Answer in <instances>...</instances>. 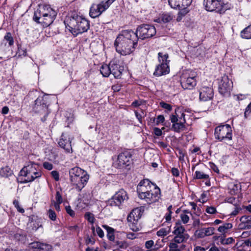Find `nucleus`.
<instances>
[{
	"instance_id": "1",
	"label": "nucleus",
	"mask_w": 251,
	"mask_h": 251,
	"mask_svg": "<svg viewBox=\"0 0 251 251\" xmlns=\"http://www.w3.org/2000/svg\"><path fill=\"white\" fill-rule=\"evenodd\" d=\"M138 38L132 30H124L117 37L114 46L116 51L123 55L132 52L138 46Z\"/></svg>"
},
{
	"instance_id": "2",
	"label": "nucleus",
	"mask_w": 251,
	"mask_h": 251,
	"mask_svg": "<svg viewBox=\"0 0 251 251\" xmlns=\"http://www.w3.org/2000/svg\"><path fill=\"white\" fill-rule=\"evenodd\" d=\"M64 24L66 28L75 36L87 31L90 28L89 21L77 14L66 18Z\"/></svg>"
},
{
	"instance_id": "3",
	"label": "nucleus",
	"mask_w": 251,
	"mask_h": 251,
	"mask_svg": "<svg viewBox=\"0 0 251 251\" xmlns=\"http://www.w3.org/2000/svg\"><path fill=\"white\" fill-rule=\"evenodd\" d=\"M57 12L50 6L43 5L39 6L34 12L33 20L40 24L43 27H46L50 25L55 20Z\"/></svg>"
},
{
	"instance_id": "4",
	"label": "nucleus",
	"mask_w": 251,
	"mask_h": 251,
	"mask_svg": "<svg viewBox=\"0 0 251 251\" xmlns=\"http://www.w3.org/2000/svg\"><path fill=\"white\" fill-rule=\"evenodd\" d=\"M70 180L71 184L80 192L86 185L89 176L84 170L78 167H75L69 170Z\"/></svg>"
},
{
	"instance_id": "5",
	"label": "nucleus",
	"mask_w": 251,
	"mask_h": 251,
	"mask_svg": "<svg viewBox=\"0 0 251 251\" xmlns=\"http://www.w3.org/2000/svg\"><path fill=\"white\" fill-rule=\"evenodd\" d=\"M19 174L26 178L21 183H26L32 182L35 179L41 177L42 172L38 164L30 161L22 168Z\"/></svg>"
},
{
	"instance_id": "6",
	"label": "nucleus",
	"mask_w": 251,
	"mask_h": 251,
	"mask_svg": "<svg viewBox=\"0 0 251 251\" xmlns=\"http://www.w3.org/2000/svg\"><path fill=\"white\" fill-rule=\"evenodd\" d=\"M48 100L46 95L39 96L34 101V104L32 106V110L35 113L43 115L41 117V121L45 122L47 120L50 111L48 109Z\"/></svg>"
},
{
	"instance_id": "7",
	"label": "nucleus",
	"mask_w": 251,
	"mask_h": 251,
	"mask_svg": "<svg viewBox=\"0 0 251 251\" xmlns=\"http://www.w3.org/2000/svg\"><path fill=\"white\" fill-rule=\"evenodd\" d=\"M132 154L128 150H125L120 153L113 163L114 168L124 170L129 169L132 163Z\"/></svg>"
},
{
	"instance_id": "8",
	"label": "nucleus",
	"mask_w": 251,
	"mask_h": 251,
	"mask_svg": "<svg viewBox=\"0 0 251 251\" xmlns=\"http://www.w3.org/2000/svg\"><path fill=\"white\" fill-rule=\"evenodd\" d=\"M197 73L196 72L187 70L184 71L180 76V81L181 87L184 90H192L197 85Z\"/></svg>"
},
{
	"instance_id": "9",
	"label": "nucleus",
	"mask_w": 251,
	"mask_h": 251,
	"mask_svg": "<svg viewBox=\"0 0 251 251\" xmlns=\"http://www.w3.org/2000/svg\"><path fill=\"white\" fill-rule=\"evenodd\" d=\"M203 5L206 11L219 14H223L229 9L228 4L222 0H203Z\"/></svg>"
},
{
	"instance_id": "10",
	"label": "nucleus",
	"mask_w": 251,
	"mask_h": 251,
	"mask_svg": "<svg viewBox=\"0 0 251 251\" xmlns=\"http://www.w3.org/2000/svg\"><path fill=\"white\" fill-rule=\"evenodd\" d=\"M169 57L167 53L163 54L162 52L158 53V58L159 64L156 66L153 75L159 77L166 75L169 73L170 68L169 63L170 60H168Z\"/></svg>"
},
{
	"instance_id": "11",
	"label": "nucleus",
	"mask_w": 251,
	"mask_h": 251,
	"mask_svg": "<svg viewBox=\"0 0 251 251\" xmlns=\"http://www.w3.org/2000/svg\"><path fill=\"white\" fill-rule=\"evenodd\" d=\"M156 33V28L151 25L142 24L139 25L134 33L139 39L144 40L154 36Z\"/></svg>"
},
{
	"instance_id": "12",
	"label": "nucleus",
	"mask_w": 251,
	"mask_h": 251,
	"mask_svg": "<svg viewBox=\"0 0 251 251\" xmlns=\"http://www.w3.org/2000/svg\"><path fill=\"white\" fill-rule=\"evenodd\" d=\"M232 131L231 127L229 125L226 124L218 126L215 129V138L220 142L231 140Z\"/></svg>"
},
{
	"instance_id": "13",
	"label": "nucleus",
	"mask_w": 251,
	"mask_h": 251,
	"mask_svg": "<svg viewBox=\"0 0 251 251\" xmlns=\"http://www.w3.org/2000/svg\"><path fill=\"white\" fill-rule=\"evenodd\" d=\"M218 90L219 93L224 96L230 95L233 87V83L227 75H224L219 79Z\"/></svg>"
},
{
	"instance_id": "14",
	"label": "nucleus",
	"mask_w": 251,
	"mask_h": 251,
	"mask_svg": "<svg viewBox=\"0 0 251 251\" xmlns=\"http://www.w3.org/2000/svg\"><path fill=\"white\" fill-rule=\"evenodd\" d=\"M128 199L127 192L123 189H120L108 201V204L111 206H120Z\"/></svg>"
},
{
	"instance_id": "15",
	"label": "nucleus",
	"mask_w": 251,
	"mask_h": 251,
	"mask_svg": "<svg viewBox=\"0 0 251 251\" xmlns=\"http://www.w3.org/2000/svg\"><path fill=\"white\" fill-rule=\"evenodd\" d=\"M173 233L175 235L173 241L178 243L186 242L189 238V235L186 232L185 227L178 223H176Z\"/></svg>"
},
{
	"instance_id": "16",
	"label": "nucleus",
	"mask_w": 251,
	"mask_h": 251,
	"mask_svg": "<svg viewBox=\"0 0 251 251\" xmlns=\"http://www.w3.org/2000/svg\"><path fill=\"white\" fill-rule=\"evenodd\" d=\"M156 186L155 184L152 183L148 179L142 180L137 186V192L138 195V197L140 199L145 198L146 194L151 191L152 189L155 188Z\"/></svg>"
},
{
	"instance_id": "17",
	"label": "nucleus",
	"mask_w": 251,
	"mask_h": 251,
	"mask_svg": "<svg viewBox=\"0 0 251 251\" xmlns=\"http://www.w3.org/2000/svg\"><path fill=\"white\" fill-rule=\"evenodd\" d=\"M73 137L68 133H63L59 141L58 142L59 147L63 149L66 153H72L73 150L71 142Z\"/></svg>"
},
{
	"instance_id": "18",
	"label": "nucleus",
	"mask_w": 251,
	"mask_h": 251,
	"mask_svg": "<svg viewBox=\"0 0 251 251\" xmlns=\"http://www.w3.org/2000/svg\"><path fill=\"white\" fill-rule=\"evenodd\" d=\"M178 115L176 114V115H171L170 116V120L173 123L171 129L175 132L180 133L186 128L185 125L186 120L179 121L178 120Z\"/></svg>"
},
{
	"instance_id": "19",
	"label": "nucleus",
	"mask_w": 251,
	"mask_h": 251,
	"mask_svg": "<svg viewBox=\"0 0 251 251\" xmlns=\"http://www.w3.org/2000/svg\"><path fill=\"white\" fill-rule=\"evenodd\" d=\"M192 0H168L169 5L173 9L178 10H189Z\"/></svg>"
},
{
	"instance_id": "20",
	"label": "nucleus",
	"mask_w": 251,
	"mask_h": 251,
	"mask_svg": "<svg viewBox=\"0 0 251 251\" xmlns=\"http://www.w3.org/2000/svg\"><path fill=\"white\" fill-rule=\"evenodd\" d=\"M107 9V6L104 3V0L99 4L93 3L90 8V16L92 18H97Z\"/></svg>"
},
{
	"instance_id": "21",
	"label": "nucleus",
	"mask_w": 251,
	"mask_h": 251,
	"mask_svg": "<svg viewBox=\"0 0 251 251\" xmlns=\"http://www.w3.org/2000/svg\"><path fill=\"white\" fill-rule=\"evenodd\" d=\"M145 198L141 200L151 204L157 201L160 198V190L158 186L152 189L151 191L145 194Z\"/></svg>"
},
{
	"instance_id": "22",
	"label": "nucleus",
	"mask_w": 251,
	"mask_h": 251,
	"mask_svg": "<svg viewBox=\"0 0 251 251\" xmlns=\"http://www.w3.org/2000/svg\"><path fill=\"white\" fill-rule=\"evenodd\" d=\"M214 96L213 89L211 87L203 86L199 90V98L201 101L211 100Z\"/></svg>"
},
{
	"instance_id": "23",
	"label": "nucleus",
	"mask_w": 251,
	"mask_h": 251,
	"mask_svg": "<svg viewBox=\"0 0 251 251\" xmlns=\"http://www.w3.org/2000/svg\"><path fill=\"white\" fill-rule=\"evenodd\" d=\"M110 71L111 73L114 76L115 78H120L122 72L124 70V68L122 66L118 65L116 61H111L110 62Z\"/></svg>"
},
{
	"instance_id": "24",
	"label": "nucleus",
	"mask_w": 251,
	"mask_h": 251,
	"mask_svg": "<svg viewBox=\"0 0 251 251\" xmlns=\"http://www.w3.org/2000/svg\"><path fill=\"white\" fill-rule=\"evenodd\" d=\"M215 228L213 227L201 228L196 230L195 235L199 238H203L214 234Z\"/></svg>"
},
{
	"instance_id": "25",
	"label": "nucleus",
	"mask_w": 251,
	"mask_h": 251,
	"mask_svg": "<svg viewBox=\"0 0 251 251\" xmlns=\"http://www.w3.org/2000/svg\"><path fill=\"white\" fill-rule=\"evenodd\" d=\"M238 227L240 229H251V215H244L240 218Z\"/></svg>"
},
{
	"instance_id": "26",
	"label": "nucleus",
	"mask_w": 251,
	"mask_h": 251,
	"mask_svg": "<svg viewBox=\"0 0 251 251\" xmlns=\"http://www.w3.org/2000/svg\"><path fill=\"white\" fill-rule=\"evenodd\" d=\"M144 210L142 207H138L133 209L127 217V222L138 221L142 215Z\"/></svg>"
},
{
	"instance_id": "27",
	"label": "nucleus",
	"mask_w": 251,
	"mask_h": 251,
	"mask_svg": "<svg viewBox=\"0 0 251 251\" xmlns=\"http://www.w3.org/2000/svg\"><path fill=\"white\" fill-rule=\"evenodd\" d=\"M192 215L191 212L189 210H184L180 214V217L182 222L184 224H187L189 221V216Z\"/></svg>"
},
{
	"instance_id": "28",
	"label": "nucleus",
	"mask_w": 251,
	"mask_h": 251,
	"mask_svg": "<svg viewBox=\"0 0 251 251\" xmlns=\"http://www.w3.org/2000/svg\"><path fill=\"white\" fill-rule=\"evenodd\" d=\"M233 225L231 223H225L218 227V231L222 234H225L227 233L229 229H231Z\"/></svg>"
},
{
	"instance_id": "29",
	"label": "nucleus",
	"mask_w": 251,
	"mask_h": 251,
	"mask_svg": "<svg viewBox=\"0 0 251 251\" xmlns=\"http://www.w3.org/2000/svg\"><path fill=\"white\" fill-rule=\"evenodd\" d=\"M102 227L107 231V238L111 241H114L115 240L114 229L107 225H103Z\"/></svg>"
},
{
	"instance_id": "30",
	"label": "nucleus",
	"mask_w": 251,
	"mask_h": 251,
	"mask_svg": "<svg viewBox=\"0 0 251 251\" xmlns=\"http://www.w3.org/2000/svg\"><path fill=\"white\" fill-rule=\"evenodd\" d=\"M13 174V171L7 166L0 169V176L4 177H8Z\"/></svg>"
},
{
	"instance_id": "31",
	"label": "nucleus",
	"mask_w": 251,
	"mask_h": 251,
	"mask_svg": "<svg viewBox=\"0 0 251 251\" xmlns=\"http://www.w3.org/2000/svg\"><path fill=\"white\" fill-rule=\"evenodd\" d=\"M100 72L101 75L104 77H108L111 74V72L110 71V63L109 65L103 64L100 68Z\"/></svg>"
},
{
	"instance_id": "32",
	"label": "nucleus",
	"mask_w": 251,
	"mask_h": 251,
	"mask_svg": "<svg viewBox=\"0 0 251 251\" xmlns=\"http://www.w3.org/2000/svg\"><path fill=\"white\" fill-rule=\"evenodd\" d=\"M240 35L242 38L247 39H251V25L242 30L240 33Z\"/></svg>"
},
{
	"instance_id": "33",
	"label": "nucleus",
	"mask_w": 251,
	"mask_h": 251,
	"mask_svg": "<svg viewBox=\"0 0 251 251\" xmlns=\"http://www.w3.org/2000/svg\"><path fill=\"white\" fill-rule=\"evenodd\" d=\"M193 178L195 179L209 180V176L208 175L205 174L201 171H196L193 176Z\"/></svg>"
},
{
	"instance_id": "34",
	"label": "nucleus",
	"mask_w": 251,
	"mask_h": 251,
	"mask_svg": "<svg viewBox=\"0 0 251 251\" xmlns=\"http://www.w3.org/2000/svg\"><path fill=\"white\" fill-rule=\"evenodd\" d=\"M128 225L130 229L133 231H138L141 228V226L138 224V221L132 220L131 222H128Z\"/></svg>"
},
{
	"instance_id": "35",
	"label": "nucleus",
	"mask_w": 251,
	"mask_h": 251,
	"mask_svg": "<svg viewBox=\"0 0 251 251\" xmlns=\"http://www.w3.org/2000/svg\"><path fill=\"white\" fill-rule=\"evenodd\" d=\"M3 40L8 43V47H11L14 44V39L10 32H6Z\"/></svg>"
},
{
	"instance_id": "36",
	"label": "nucleus",
	"mask_w": 251,
	"mask_h": 251,
	"mask_svg": "<svg viewBox=\"0 0 251 251\" xmlns=\"http://www.w3.org/2000/svg\"><path fill=\"white\" fill-rule=\"evenodd\" d=\"M14 239L18 241L24 242L26 240V235L22 231L16 233L14 235Z\"/></svg>"
},
{
	"instance_id": "37",
	"label": "nucleus",
	"mask_w": 251,
	"mask_h": 251,
	"mask_svg": "<svg viewBox=\"0 0 251 251\" xmlns=\"http://www.w3.org/2000/svg\"><path fill=\"white\" fill-rule=\"evenodd\" d=\"M171 230V228L169 227L167 228H161L157 231L156 235L160 237H164L168 235Z\"/></svg>"
},
{
	"instance_id": "38",
	"label": "nucleus",
	"mask_w": 251,
	"mask_h": 251,
	"mask_svg": "<svg viewBox=\"0 0 251 251\" xmlns=\"http://www.w3.org/2000/svg\"><path fill=\"white\" fill-rule=\"evenodd\" d=\"M177 244L178 243L175 242L173 239L169 244V251H181V249L179 248Z\"/></svg>"
},
{
	"instance_id": "39",
	"label": "nucleus",
	"mask_w": 251,
	"mask_h": 251,
	"mask_svg": "<svg viewBox=\"0 0 251 251\" xmlns=\"http://www.w3.org/2000/svg\"><path fill=\"white\" fill-rule=\"evenodd\" d=\"M176 114H177L178 115V120L181 121V120L183 121L184 119H185V114L184 113V112H183L181 111V109L180 108H176L175 110V113L172 114L171 115H176Z\"/></svg>"
},
{
	"instance_id": "40",
	"label": "nucleus",
	"mask_w": 251,
	"mask_h": 251,
	"mask_svg": "<svg viewBox=\"0 0 251 251\" xmlns=\"http://www.w3.org/2000/svg\"><path fill=\"white\" fill-rule=\"evenodd\" d=\"M52 247L47 243H41L39 251H52Z\"/></svg>"
},
{
	"instance_id": "41",
	"label": "nucleus",
	"mask_w": 251,
	"mask_h": 251,
	"mask_svg": "<svg viewBox=\"0 0 251 251\" xmlns=\"http://www.w3.org/2000/svg\"><path fill=\"white\" fill-rule=\"evenodd\" d=\"M189 11V10H179V12L177 14V17L176 18V21L177 22H180L182 18L185 16Z\"/></svg>"
},
{
	"instance_id": "42",
	"label": "nucleus",
	"mask_w": 251,
	"mask_h": 251,
	"mask_svg": "<svg viewBox=\"0 0 251 251\" xmlns=\"http://www.w3.org/2000/svg\"><path fill=\"white\" fill-rule=\"evenodd\" d=\"M85 218L91 224H93L95 222V219L93 214L90 212H87L85 214Z\"/></svg>"
},
{
	"instance_id": "43",
	"label": "nucleus",
	"mask_w": 251,
	"mask_h": 251,
	"mask_svg": "<svg viewBox=\"0 0 251 251\" xmlns=\"http://www.w3.org/2000/svg\"><path fill=\"white\" fill-rule=\"evenodd\" d=\"M13 204L19 212L22 213L25 212L24 209L20 206L19 201L18 200H14L13 201Z\"/></svg>"
},
{
	"instance_id": "44",
	"label": "nucleus",
	"mask_w": 251,
	"mask_h": 251,
	"mask_svg": "<svg viewBox=\"0 0 251 251\" xmlns=\"http://www.w3.org/2000/svg\"><path fill=\"white\" fill-rule=\"evenodd\" d=\"M159 104L161 107L168 111H171L172 110V106L170 104L167 103L164 101H161Z\"/></svg>"
},
{
	"instance_id": "45",
	"label": "nucleus",
	"mask_w": 251,
	"mask_h": 251,
	"mask_svg": "<svg viewBox=\"0 0 251 251\" xmlns=\"http://www.w3.org/2000/svg\"><path fill=\"white\" fill-rule=\"evenodd\" d=\"M164 127H162L161 129H160L158 127H155L153 128V132L155 136L159 137L163 134L162 130H164Z\"/></svg>"
},
{
	"instance_id": "46",
	"label": "nucleus",
	"mask_w": 251,
	"mask_h": 251,
	"mask_svg": "<svg viewBox=\"0 0 251 251\" xmlns=\"http://www.w3.org/2000/svg\"><path fill=\"white\" fill-rule=\"evenodd\" d=\"M48 215L49 218L52 221H55L56 219V214L54 211L50 209L48 211Z\"/></svg>"
},
{
	"instance_id": "47",
	"label": "nucleus",
	"mask_w": 251,
	"mask_h": 251,
	"mask_svg": "<svg viewBox=\"0 0 251 251\" xmlns=\"http://www.w3.org/2000/svg\"><path fill=\"white\" fill-rule=\"evenodd\" d=\"M17 55H18V56H25L27 55V52L26 50L25 49H22L21 48H18V50L17 52Z\"/></svg>"
},
{
	"instance_id": "48",
	"label": "nucleus",
	"mask_w": 251,
	"mask_h": 251,
	"mask_svg": "<svg viewBox=\"0 0 251 251\" xmlns=\"http://www.w3.org/2000/svg\"><path fill=\"white\" fill-rule=\"evenodd\" d=\"M172 20V17L169 14H163L162 16V20L164 23H168Z\"/></svg>"
},
{
	"instance_id": "49",
	"label": "nucleus",
	"mask_w": 251,
	"mask_h": 251,
	"mask_svg": "<svg viewBox=\"0 0 251 251\" xmlns=\"http://www.w3.org/2000/svg\"><path fill=\"white\" fill-rule=\"evenodd\" d=\"M55 202H58L59 203H61L63 202L62 195L58 191H57L56 192Z\"/></svg>"
},
{
	"instance_id": "50",
	"label": "nucleus",
	"mask_w": 251,
	"mask_h": 251,
	"mask_svg": "<svg viewBox=\"0 0 251 251\" xmlns=\"http://www.w3.org/2000/svg\"><path fill=\"white\" fill-rule=\"evenodd\" d=\"M32 227V229L34 230H37L40 227L42 226V224L39 221H36L33 222V224L32 226H31Z\"/></svg>"
},
{
	"instance_id": "51",
	"label": "nucleus",
	"mask_w": 251,
	"mask_h": 251,
	"mask_svg": "<svg viewBox=\"0 0 251 251\" xmlns=\"http://www.w3.org/2000/svg\"><path fill=\"white\" fill-rule=\"evenodd\" d=\"M41 243H42L40 242H34L30 244V247L31 248L38 249L40 250Z\"/></svg>"
},
{
	"instance_id": "52",
	"label": "nucleus",
	"mask_w": 251,
	"mask_h": 251,
	"mask_svg": "<svg viewBox=\"0 0 251 251\" xmlns=\"http://www.w3.org/2000/svg\"><path fill=\"white\" fill-rule=\"evenodd\" d=\"M116 243L120 249H126L127 247V244L126 242L117 241Z\"/></svg>"
},
{
	"instance_id": "53",
	"label": "nucleus",
	"mask_w": 251,
	"mask_h": 251,
	"mask_svg": "<svg viewBox=\"0 0 251 251\" xmlns=\"http://www.w3.org/2000/svg\"><path fill=\"white\" fill-rule=\"evenodd\" d=\"M85 243L86 245L91 244L93 245L95 243V240L93 237L88 235L85 239Z\"/></svg>"
},
{
	"instance_id": "54",
	"label": "nucleus",
	"mask_w": 251,
	"mask_h": 251,
	"mask_svg": "<svg viewBox=\"0 0 251 251\" xmlns=\"http://www.w3.org/2000/svg\"><path fill=\"white\" fill-rule=\"evenodd\" d=\"M206 212L209 214H213L216 213V209L213 206H207L205 210Z\"/></svg>"
},
{
	"instance_id": "55",
	"label": "nucleus",
	"mask_w": 251,
	"mask_h": 251,
	"mask_svg": "<svg viewBox=\"0 0 251 251\" xmlns=\"http://www.w3.org/2000/svg\"><path fill=\"white\" fill-rule=\"evenodd\" d=\"M43 167L49 171L53 169V165L49 162H45L43 164Z\"/></svg>"
},
{
	"instance_id": "56",
	"label": "nucleus",
	"mask_w": 251,
	"mask_h": 251,
	"mask_svg": "<svg viewBox=\"0 0 251 251\" xmlns=\"http://www.w3.org/2000/svg\"><path fill=\"white\" fill-rule=\"evenodd\" d=\"M225 201L226 202L233 204V205H236L237 204L236 199L234 197H230L226 198Z\"/></svg>"
},
{
	"instance_id": "57",
	"label": "nucleus",
	"mask_w": 251,
	"mask_h": 251,
	"mask_svg": "<svg viewBox=\"0 0 251 251\" xmlns=\"http://www.w3.org/2000/svg\"><path fill=\"white\" fill-rule=\"evenodd\" d=\"M67 213L70 215L71 217H73L75 215V211L72 210L70 206H66L65 207Z\"/></svg>"
},
{
	"instance_id": "58",
	"label": "nucleus",
	"mask_w": 251,
	"mask_h": 251,
	"mask_svg": "<svg viewBox=\"0 0 251 251\" xmlns=\"http://www.w3.org/2000/svg\"><path fill=\"white\" fill-rule=\"evenodd\" d=\"M96 232H97L98 235L100 238H102L104 236V232L100 227H99V226L96 227Z\"/></svg>"
},
{
	"instance_id": "59",
	"label": "nucleus",
	"mask_w": 251,
	"mask_h": 251,
	"mask_svg": "<svg viewBox=\"0 0 251 251\" xmlns=\"http://www.w3.org/2000/svg\"><path fill=\"white\" fill-rule=\"evenodd\" d=\"M52 177L56 180L58 181L59 179V174L56 171H52L51 172Z\"/></svg>"
},
{
	"instance_id": "60",
	"label": "nucleus",
	"mask_w": 251,
	"mask_h": 251,
	"mask_svg": "<svg viewBox=\"0 0 251 251\" xmlns=\"http://www.w3.org/2000/svg\"><path fill=\"white\" fill-rule=\"evenodd\" d=\"M10 47H8L6 42L2 40L0 44V50H5Z\"/></svg>"
},
{
	"instance_id": "61",
	"label": "nucleus",
	"mask_w": 251,
	"mask_h": 251,
	"mask_svg": "<svg viewBox=\"0 0 251 251\" xmlns=\"http://www.w3.org/2000/svg\"><path fill=\"white\" fill-rule=\"evenodd\" d=\"M251 113V102L248 105L245 109V111L244 112V116L245 117H247L250 113Z\"/></svg>"
},
{
	"instance_id": "62",
	"label": "nucleus",
	"mask_w": 251,
	"mask_h": 251,
	"mask_svg": "<svg viewBox=\"0 0 251 251\" xmlns=\"http://www.w3.org/2000/svg\"><path fill=\"white\" fill-rule=\"evenodd\" d=\"M154 245V242L153 241L151 240L147 241L145 243V247L147 249H151Z\"/></svg>"
},
{
	"instance_id": "63",
	"label": "nucleus",
	"mask_w": 251,
	"mask_h": 251,
	"mask_svg": "<svg viewBox=\"0 0 251 251\" xmlns=\"http://www.w3.org/2000/svg\"><path fill=\"white\" fill-rule=\"evenodd\" d=\"M171 173L174 176L177 177L179 176V171L177 168H173L171 170Z\"/></svg>"
},
{
	"instance_id": "64",
	"label": "nucleus",
	"mask_w": 251,
	"mask_h": 251,
	"mask_svg": "<svg viewBox=\"0 0 251 251\" xmlns=\"http://www.w3.org/2000/svg\"><path fill=\"white\" fill-rule=\"evenodd\" d=\"M165 118L162 115H158L156 118V124L158 125L159 123H162L164 122Z\"/></svg>"
}]
</instances>
